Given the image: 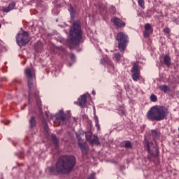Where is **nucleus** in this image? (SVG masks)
I'll return each mask as SVG.
<instances>
[{
  "mask_svg": "<svg viewBox=\"0 0 179 179\" xmlns=\"http://www.w3.org/2000/svg\"><path fill=\"white\" fill-rule=\"evenodd\" d=\"M99 9H101V6H99Z\"/></svg>",
  "mask_w": 179,
  "mask_h": 179,
  "instance_id": "ea45409f",
  "label": "nucleus"
},
{
  "mask_svg": "<svg viewBox=\"0 0 179 179\" xmlns=\"http://www.w3.org/2000/svg\"><path fill=\"white\" fill-rule=\"evenodd\" d=\"M16 41L20 47H23L29 43V32L24 31L23 33L17 34L16 36Z\"/></svg>",
  "mask_w": 179,
  "mask_h": 179,
  "instance_id": "39448f33",
  "label": "nucleus"
},
{
  "mask_svg": "<svg viewBox=\"0 0 179 179\" xmlns=\"http://www.w3.org/2000/svg\"><path fill=\"white\" fill-rule=\"evenodd\" d=\"M85 138L88 142H90V141L92 140V132L90 131L85 132Z\"/></svg>",
  "mask_w": 179,
  "mask_h": 179,
  "instance_id": "b1692460",
  "label": "nucleus"
},
{
  "mask_svg": "<svg viewBox=\"0 0 179 179\" xmlns=\"http://www.w3.org/2000/svg\"><path fill=\"white\" fill-rule=\"evenodd\" d=\"M36 127V117L32 116L29 120V128H34Z\"/></svg>",
  "mask_w": 179,
  "mask_h": 179,
  "instance_id": "6ab92c4d",
  "label": "nucleus"
},
{
  "mask_svg": "<svg viewBox=\"0 0 179 179\" xmlns=\"http://www.w3.org/2000/svg\"><path fill=\"white\" fill-rule=\"evenodd\" d=\"M69 11L70 12L71 19H75V15H76V10H75L73 7L70 6L69 8Z\"/></svg>",
  "mask_w": 179,
  "mask_h": 179,
  "instance_id": "aec40b11",
  "label": "nucleus"
},
{
  "mask_svg": "<svg viewBox=\"0 0 179 179\" xmlns=\"http://www.w3.org/2000/svg\"><path fill=\"white\" fill-rule=\"evenodd\" d=\"M138 3L142 9H145V0H138Z\"/></svg>",
  "mask_w": 179,
  "mask_h": 179,
  "instance_id": "a878e982",
  "label": "nucleus"
},
{
  "mask_svg": "<svg viewBox=\"0 0 179 179\" xmlns=\"http://www.w3.org/2000/svg\"><path fill=\"white\" fill-rule=\"evenodd\" d=\"M46 117H48V114L46 113Z\"/></svg>",
  "mask_w": 179,
  "mask_h": 179,
  "instance_id": "a19ab883",
  "label": "nucleus"
},
{
  "mask_svg": "<svg viewBox=\"0 0 179 179\" xmlns=\"http://www.w3.org/2000/svg\"><path fill=\"white\" fill-rule=\"evenodd\" d=\"M114 56H115V59H116V61H120V60L121 59V57H122V56L121 55V53H120V52L115 53V54H114Z\"/></svg>",
  "mask_w": 179,
  "mask_h": 179,
  "instance_id": "cd10ccee",
  "label": "nucleus"
},
{
  "mask_svg": "<svg viewBox=\"0 0 179 179\" xmlns=\"http://www.w3.org/2000/svg\"><path fill=\"white\" fill-rule=\"evenodd\" d=\"M111 22H113L116 27H120V29H122V27H125V22H124V21H122L117 17H113L111 19Z\"/></svg>",
  "mask_w": 179,
  "mask_h": 179,
  "instance_id": "1a4fd4ad",
  "label": "nucleus"
},
{
  "mask_svg": "<svg viewBox=\"0 0 179 179\" xmlns=\"http://www.w3.org/2000/svg\"><path fill=\"white\" fill-rule=\"evenodd\" d=\"M1 24H0V29H1Z\"/></svg>",
  "mask_w": 179,
  "mask_h": 179,
  "instance_id": "79ce46f5",
  "label": "nucleus"
},
{
  "mask_svg": "<svg viewBox=\"0 0 179 179\" xmlns=\"http://www.w3.org/2000/svg\"><path fill=\"white\" fill-rule=\"evenodd\" d=\"M164 32L166 34H169L170 33V29L169 27H166L164 29Z\"/></svg>",
  "mask_w": 179,
  "mask_h": 179,
  "instance_id": "2f4dec72",
  "label": "nucleus"
},
{
  "mask_svg": "<svg viewBox=\"0 0 179 179\" xmlns=\"http://www.w3.org/2000/svg\"><path fill=\"white\" fill-rule=\"evenodd\" d=\"M94 120L95 121V125L97 128V129H100V124H99V117H97V115H96V109L94 108Z\"/></svg>",
  "mask_w": 179,
  "mask_h": 179,
  "instance_id": "f3484780",
  "label": "nucleus"
},
{
  "mask_svg": "<svg viewBox=\"0 0 179 179\" xmlns=\"http://www.w3.org/2000/svg\"><path fill=\"white\" fill-rule=\"evenodd\" d=\"M71 61H73V62H75V55L71 54Z\"/></svg>",
  "mask_w": 179,
  "mask_h": 179,
  "instance_id": "f704fd0d",
  "label": "nucleus"
},
{
  "mask_svg": "<svg viewBox=\"0 0 179 179\" xmlns=\"http://www.w3.org/2000/svg\"><path fill=\"white\" fill-rule=\"evenodd\" d=\"M92 94L95 95L96 92L94 91H92Z\"/></svg>",
  "mask_w": 179,
  "mask_h": 179,
  "instance_id": "e433bc0d",
  "label": "nucleus"
},
{
  "mask_svg": "<svg viewBox=\"0 0 179 179\" xmlns=\"http://www.w3.org/2000/svg\"><path fill=\"white\" fill-rule=\"evenodd\" d=\"M153 34V28L150 24L148 23L145 25V31H143V36L145 38H148L150 34Z\"/></svg>",
  "mask_w": 179,
  "mask_h": 179,
  "instance_id": "9d476101",
  "label": "nucleus"
},
{
  "mask_svg": "<svg viewBox=\"0 0 179 179\" xmlns=\"http://www.w3.org/2000/svg\"><path fill=\"white\" fill-rule=\"evenodd\" d=\"M82 40V28L80 27V21L76 20L73 23L70 28V34L69 35V45L71 50L76 48L77 51H80L78 47Z\"/></svg>",
  "mask_w": 179,
  "mask_h": 179,
  "instance_id": "f03ea898",
  "label": "nucleus"
},
{
  "mask_svg": "<svg viewBox=\"0 0 179 179\" xmlns=\"http://www.w3.org/2000/svg\"><path fill=\"white\" fill-rule=\"evenodd\" d=\"M124 147L127 149H129L130 148H132V144H131V141H126L124 144Z\"/></svg>",
  "mask_w": 179,
  "mask_h": 179,
  "instance_id": "c756f323",
  "label": "nucleus"
},
{
  "mask_svg": "<svg viewBox=\"0 0 179 179\" xmlns=\"http://www.w3.org/2000/svg\"><path fill=\"white\" fill-rule=\"evenodd\" d=\"M108 72H110V73L114 72V64H113L111 62H109Z\"/></svg>",
  "mask_w": 179,
  "mask_h": 179,
  "instance_id": "393cba45",
  "label": "nucleus"
},
{
  "mask_svg": "<svg viewBox=\"0 0 179 179\" xmlns=\"http://www.w3.org/2000/svg\"><path fill=\"white\" fill-rule=\"evenodd\" d=\"M106 9V7H104L103 9H102V10H104Z\"/></svg>",
  "mask_w": 179,
  "mask_h": 179,
  "instance_id": "58836bf2",
  "label": "nucleus"
},
{
  "mask_svg": "<svg viewBox=\"0 0 179 179\" xmlns=\"http://www.w3.org/2000/svg\"><path fill=\"white\" fill-rule=\"evenodd\" d=\"M107 61H108V59H101V64H102V65H104V64H106V62H107Z\"/></svg>",
  "mask_w": 179,
  "mask_h": 179,
  "instance_id": "473e14b6",
  "label": "nucleus"
},
{
  "mask_svg": "<svg viewBox=\"0 0 179 179\" xmlns=\"http://www.w3.org/2000/svg\"><path fill=\"white\" fill-rule=\"evenodd\" d=\"M76 166V157L73 155H62L59 157L56 162L55 167L50 166L48 168V172L51 176L57 174H69Z\"/></svg>",
  "mask_w": 179,
  "mask_h": 179,
  "instance_id": "f257e3e1",
  "label": "nucleus"
},
{
  "mask_svg": "<svg viewBox=\"0 0 179 179\" xmlns=\"http://www.w3.org/2000/svg\"><path fill=\"white\" fill-rule=\"evenodd\" d=\"M164 62L165 65H166V66H170V65H171V58L170 57V56L169 55H166L164 57Z\"/></svg>",
  "mask_w": 179,
  "mask_h": 179,
  "instance_id": "dca6fc26",
  "label": "nucleus"
},
{
  "mask_svg": "<svg viewBox=\"0 0 179 179\" xmlns=\"http://www.w3.org/2000/svg\"><path fill=\"white\" fill-rule=\"evenodd\" d=\"M15 5V2L10 3L7 7L3 9V12H5L6 13L10 12V10L14 9Z\"/></svg>",
  "mask_w": 179,
  "mask_h": 179,
  "instance_id": "2eb2a0df",
  "label": "nucleus"
},
{
  "mask_svg": "<svg viewBox=\"0 0 179 179\" xmlns=\"http://www.w3.org/2000/svg\"><path fill=\"white\" fill-rule=\"evenodd\" d=\"M87 179H96V173H92L88 176Z\"/></svg>",
  "mask_w": 179,
  "mask_h": 179,
  "instance_id": "7c9ffc66",
  "label": "nucleus"
},
{
  "mask_svg": "<svg viewBox=\"0 0 179 179\" xmlns=\"http://www.w3.org/2000/svg\"><path fill=\"white\" fill-rule=\"evenodd\" d=\"M131 78L134 82H138L141 78V71H139V66L134 63L131 68Z\"/></svg>",
  "mask_w": 179,
  "mask_h": 179,
  "instance_id": "0eeeda50",
  "label": "nucleus"
},
{
  "mask_svg": "<svg viewBox=\"0 0 179 179\" xmlns=\"http://www.w3.org/2000/svg\"><path fill=\"white\" fill-rule=\"evenodd\" d=\"M156 152L157 153H159V150L157 148H156Z\"/></svg>",
  "mask_w": 179,
  "mask_h": 179,
  "instance_id": "4c0bfd02",
  "label": "nucleus"
},
{
  "mask_svg": "<svg viewBox=\"0 0 179 179\" xmlns=\"http://www.w3.org/2000/svg\"><path fill=\"white\" fill-rule=\"evenodd\" d=\"M119 114H120L121 115H125V110L124 109H121L120 110H119Z\"/></svg>",
  "mask_w": 179,
  "mask_h": 179,
  "instance_id": "72a5a7b5",
  "label": "nucleus"
},
{
  "mask_svg": "<svg viewBox=\"0 0 179 179\" xmlns=\"http://www.w3.org/2000/svg\"><path fill=\"white\" fill-rule=\"evenodd\" d=\"M116 39L118 42V48L120 52H124L128 45V43H129L128 35L124 32H119L117 34Z\"/></svg>",
  "mask_w": 179,
  "mask_h": 179,
  "instance_id": "20e7f679",
  "label": "nucleus"
},
{
  "mask_svg": "<svg viewBox=\"0 0 179 179\" xmlns=\"http://www.w3.org/2000/svg\"><path fill=\"white\" fill-rule=\"evenodd\" d=\"M78 146L80 147V149L82 150L83 155H87V153L89 152V146L85 145L84 143H80V144H78Z\"/></svg>",
  "mask_w": 179,
  "mask_h": 179,
  "instance_id": "4468645a",
  "label": "nucleus"
},
{
  "mask_svg": "<svg viewBox=\"0 0 179 179\" xmlns=\"http://www.w3.org/2000/svg\"><path fill=\"white\" fill-rule=\"evenodd\" d=\"M76 138L78 141V145H80V143H84L83 140H82V138L80 137V135H79L78 134H76Z\"/></svg>",
  "mask_w": 179,
  "mask_h": 179,
  "instance_id": "c85d7f7f",
  "label": "nucleus"
},
{
  "mask_svg": "<svg viewBox=\"0 0 179 179\" xmlns=\"http://www.w3.org/2000/svg\"><path fill=\"white\" fill-rule=\"evenodd\" d=\"M151 134L155 138H160V132L157 130H152Z\"/></svg>",
  "mask_w": 179,
  "mask_h": 179,
  "instance_id": "5701e85b",
  "label": "nucleus"
},
{
  "mask_svg": "<svg viewBox=\"0 0 179 179\" xmlns=\"http://www.w3.org/2000/svg\"><path fill=\"white\" fill-rule=\"evenodd\" d=\"M57 121H59L60 124H66V115L64 113V110H61L55 115Z\"/></svg>",
  "mask_w": 179,
  "mask_h": 179,
  "instance_id": "6e6552de",
  "label": "nucleus"
},
{
  "mask_svg": "<svg viewBox=\"0 0 179 179\" xmlns=\"http://www.w3.org/2000/svg\"><path fill=\"white\" fill-rule=\"evenodd\" d=\"M51 139L55 147L58 148V138H57V136H55V134H52Z\"/></svg>",
  "mask_w": 179,
  "mask_h": 179,
  "instance_id": "412c9836",
  "label": "nucleus"
},
{
  "mask_svg": "<svg viewBox=\"0 0 179 179\" xmlns=\"http://www.w3.org/2000/svg\"><path fill=\"white\" fill-rule=\"evenodd\" d=\"M159 89L162 90V92H164V93H167V92L170 91V88H169V87L166 85L160 86Z\"/></svg>",
  "mask_w": 179,
  "mask_h": 179,
  "instance_id": "4be33fe9",
  "label": "nucleus"
},
{
  "mask_svg": "<svg viewBox=\"0 0 179 179\" xmlns=\"http://www.w3.org/2000/svg\"><path fill=\"white\" fill-rule=\"evenodd\" d=\"M25 75L28 79V87L29 89V96L30 97V96H31V87H33V80L34 79V76L30 69H25Z\"/></svg>",
  "mask_w": 179,
  "mask_h": 179,
  "instance_id": "423d86ee",
  "label": "nucleus"
},
{
  "mask_svg": "<svg viewBox=\"0 0 179 179\" xmlns=\"http://www.w3.org/2000/svg\"><path fill=\"white\" fill-rule=\"evenodd\" d=\"M144 145L146 146L148 153L151 155V156H154L153 151L150 150V142L149 141V139L146 137H145L144 139Z\"/></svg>",
  "mask_w": 179,
  "mask_h": 179,
  "instance_id": "ddd939ff",
  "label": "nucleus"
},
{
  "mask_svg": "<svg viewBox=\"0 0 179 179\" xmlns=\"http://www.w3.org/2000/svg\"><path fill=\"white\" fill-rule=\"evenodd\" d=\"M150 100L153 103H156V101H157V96L156 95H155V94H152L150 96Z\"/></svg>",
  "mask_w": 179,
  "mask_h": 179,
  "instance_id": "bb28decb",
  "label": "nucleus"
},
{
  "mask_svg": "<svg viewBox=\"0 0 179 179\" xmlns=\"http://www.w3.org/2000/svg\"><path fill=\"white\" fill-rule=\"evenodd\" d=\"M45 129H48V124L47 122H45Z\"/></svg>",
  "mask_w": 179,
  "mask_h": 179,
  "instance_id": "c9c22d12",
  "label": "nucleus"
},
{
  "mask_svg": "<svg viewBox=\"0 0 179 179\" xmlns=\"http://www.w3.org/2000/svg\"><path fill=\"white\" fill-rule=\"evenodd\" d=\"M86 101H87V98L86 94H84L78 98V102H76V104L80 107H85V106H86Z\"/></svg>",
  "mask_w": 179,
  "mask_h": 179,
  "instance_id": "9b49d317",
  "label": "nucleus"
},
{
  "mask_svg": "<svg viewBox=\"0 0 179 179\" xmlns=\"http://www.w3.org/2000/svg\"><path fill=\"white\" fill-rule=\"evenodd\" d=\"M91 145H100V141H99V137L97 136H94L93 139L90 141Z\"/></svg>",
  "mask_w": 179,
  "mask_h": 179,
  "instance_id": "a211bd4d",
  "label": "nucleus"
},
{
  "mask_svg": "<svg viewBox=\"0 0 179 179\" xmlns=\"http://www.w3.org/2000/svg\"><path fill=\"white\" fill-rule=\"evenodd\" d=\"M35 99L36 100V104L39 108V111L42 113L43 109H41V100H40V96H38V92L35 91L34 92Z\"/></svg>",
  "mask_w": 179,
  "mask_h": 179,
  "instance_id": "f8f14e48",
  "label": "nucleus"
},
{
  "mask_svg": "<svg viewBox=\"0 0 179 179\" xmlns=\"http://www.w3.org/2000/svg\"><path fill=\"white\" fill-rule=\"evenodd\" d=\"M169 115V109L164 106H152L147 113L149 121H163Z\"/></svg>",
  "mask_w": 179,
  "mask_h": 179,
  "instance_id": "7ed1b4c3",
  "label": "nucleus"
}]
</instances>
